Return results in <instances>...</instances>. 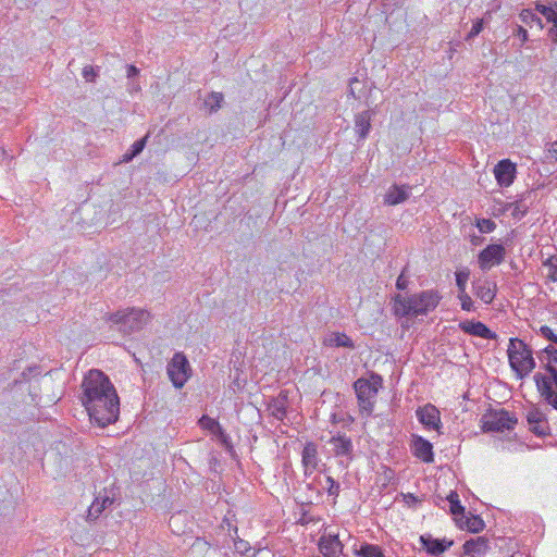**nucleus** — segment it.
Segmentation results:
<instances>
[{
	"mask_svg": "<svg viewBox=\"0 0 557 557\" xmlns=\"http://www.w3.org/2000/svg\"><path fill=\"white\" fill-rule=\"evenodd\" d=\"M81 401L90 420L104 428L114 423L120 414V398L110 379L100 370L92 369L82 382Z\"/></svg>",
	"mask_w": 557,
	"mask_h": 557,
	"instance_id": "1",
	"label": "nucleus"
},
{
	"mask_svg": "<svg viewBox=\"0 0 557 557\" xmlns=\"http://www.w3.org/2000/svg\"><path fill=\"white\" fill-rule=\"evenodd\" d=\"M441 297L437 292L423 290L410 296L396 295L393 298V311L397 317H418L433 311Z\"/></svg>",
	"mask_w": 557,
	"mask_h": 557,
	"instance_id": "2",
	"label": "nucleus"
},
{
	"mask_svg": "<svg viewBox=\"0 0 557 557\" xmlns=\"http://www.w3.org/2000/svg\"><path fill=\"white\" fill-rule=\"evenodd\" d=\"M508 361L518 380L525 379L536 367L532 349L519 338H510L508 344Z\"/></svg>",
	"mask_w": 557,
	"mask_h": 557,
	"instance_id": "3",
	"label": "nucleus"
},
{
	"mask_svg": "<svg viewBox=\"0 0 557 557\" xmlns=\"http://www.w3.org/2000/svg\"><path fill=\"white\" fill-rule=\"evenodd\" d=\"M150 319V312L145 309L126 308L109 314L107 321L123 334H132L143 330Z\"/></svg>",
	"mask_w": 557,
	"mask_h": 557,
	"instance_id": "4",
	"label": "nucleus"
},
{
	"mask_svg": "<svg viewBox=\"0 0 557 557\" xmlns=\"http://www.w3.org/2000/svg\"><path fill=\"white\" fill-rule=\"evenodd\" d=\"M382 377L372 374L369 379L360 377L354 383L358 399V406L362 416L370 417L373 413Z\"/></svg>",
	"mask_w": 557,
	"mask_h": 557,
	"instance_id": "5",
	"label": "nucleus"
},
{
	"mask_svg": "<svg viewBox=\"0 0 557 557\" xmlns=\"http://www.w3.org/2000/svg\"><path fill=\"white\" fill-rule=\"evenodd\" d=\"M327 444L331 446V454L337 459L338 466L342 469H348L354 459L351 438L344 433H337L327 441Z\"/></svg>",
	"mask_w": 557,
	"mask_h": 557,
	"instance_id": "6",
	"label": "nucleus"
},
{
	"mask_svg": "<svg viewBox=\"0 0 557 557\" xmlns=\"http://www.w3.org/2000/svg\"><path fill=\"white\" fill-rule=\"evenodd\" d=\"M168 375L176 388H182L190 376V366L183 352L174 354L166 368Z\"/></svg>",
	"mask_w": 557,
	"mask_h": 557,
	"instance_id": "7",
	"label": "nucleus"
},
{
	"mask_svg": "<svg viewBox=\"0 0 557 557\" xmlns=\"http://www.w3.org/2000/svg\"><path fill=\"white\" fill-rule=\"evenodd\" d=\"M516 423L517 419L510 412L502 409L485 418L484 429L491 432H504L513 429Z\"/></svg>",
	"mask_w": 557,
	"mask_h": 557,
	"instance_id": "8",
	"label": "nucleus"
},
{
	"mask_svg": "<svg viewBox=\"0 0 557 557\" xmlns=\"http://www.w3.org/2000/svg\"><path fill=\"white\" fill-rule=\"evenodd\" d=\"M506 256L505 247L500 244H491L486 246L478 256V263L481 270H490L494 265L500 264Z\"/></svg>",
	"mask_w": 557,
	"mask_h": 557,
	"instance_id": "9",
	"label": "nucleus"
},
{
	"mask_svg": "<svg viewBox=\"0 0 557 557\" xmlns=\"http://www.w3.org/2000/svg\"><path fill=\"white\" fill-rule=\"evenodd\" d=\"M533 381L535 383L536 391L544 401L557 410V395L553 389L552 375L536 372L533 375Z\"/></svg>",
	"mask_w": 557,
	"mask_h": 557,
	"instance_id": "10",
	"label": "nucleus"
},
{
	"mask_svg": "<svg viewBox=\"0 0 557 557\" xmlns=\"http://www.w3.org/2000/svg\"><path fill=\"white\" fill-rule=\"evenodd\" d=\"M416 416L418 421L423 424L425 429L435 430L440 433L442 426L441 413L434 405L426 404L419 407L416 410Z\"/></svg>",
	"mask_w": 557,
	"mask_h": 557,
	"instance_id": "11",
	"label": "nucleus"
},
{
	"mask_svg": "<svg viewBox=\"0 0 557 557\" xmlns=\"http://www.w3.org/2000/svg\"><path fill=\"white\" fill-rule=\"evenodd\" d=\"M321 458L319 456L318 445L313 442H307L301 451V465L305 476L311 475L319 469Z\"/></svg>",
	"mask_w": 557,
	"mask_h": 557,
	"instance_id": "12",
	"label": "nucleus"
},
{
	"mask_svg": "<svg viewBox=\"0 0 557 557\" xmlns=\"http://www.w3.org/2000/svg\"><path fill=\"white\" fill-rule=\"evenodd\" d=\"M517 174V168L509 159L500 160L494 168V175L500 187H509Z\"/></svg>",
	"mask_w": 557,
	"mask_h": 557,
	"instance_id": "13",
	"label": "nucleus"
},
{
	"mask_svg": "<svg viewBox=\"0 0 557 557\" xmlns=\"http://www.w3.org/2000/svg\"><path fill=\"white\" fill-rule=\"evenodd\" d=\"M411 451L416 458L422 460L425 463H431L434 461L433 445L421 435H412Z\"/></svg>",
	"mask_w": 557,
	"mask_h": 557,
	"instance_id": "14",
	"label": "nucleus"
},
{
	"mask_svg": "<svg viewBox=\"0 0 557 557\" xmlns=\"http://www.w3.org/2000/svg\"><path fill=\"white\" fill-rule=\"evenodd\" d=\"M319 550L323 557H342L344 545L337 534H327L320 537Z\"/></svg>",
	"mask_w": 557,
	"mask_h": 557,
	"instance_id": "15",
	"label": "nucleus"
},
{
	"mask_svg": "<svg viewBox=\"0 0 557 557\" xmlns=\"http://www.w3.org/2000/svg\"><path fill=\"white\" fill-rule=\"evenodd\" d=\"M288 394L281 391L276 397H271L267 403V410L277 421H283L287 414Z\"/></svg>",
	"mask_w": 557,
	"mask_h": 557,
	"instance_id": "16",
	"label": "nucleus"
},
{
	"mask_svg": "<svg viewBox=\"0 0 557 557\" xmlns=\"http://www.w3.org/2000/svg\"><path fill=\"white\" fill-rule=\"evenodd\" d=\"M460 330L469 335L478 336L484 339H495L496 333L491 331L484 323L480 321H463L459 323Z\"/></svg>",
	"mask_w": 557,
	"mask_h": 557,
	"instance_id": "17",
	"label": "nucleus"
},
{
	"mask_svg": "<svg viewBox=\"0 0 557 557\" xmlns=\"http://www.w3.org/2000/svg\"><path fill=\"white\" fill-rule=\"evenodd\" d=\"M411 194L409 185L393 184L384 196V203L387 206H397L405 202Z\"/></svg>",
	"mask_w": 557,
	"mask_h": 557,
	"instance_id": "18",
	"label": "nucleus"
},
{
	"mask_svg": "<svg viewBox=\"0 0 557 557\" xmlns=\"http://www.w3.org/2000/svg\"><path fill=\"white\" fill-rule=\"evenodd\" d=\"M462 547L466 555L483 557L490 549V540L486 536H478L466 541Z\"/></svg>",
	"mask_w": 557,
	"mask_h": 557,
	"instance_id": "19",
	"label": "nucleus"
},
{
	"mask_svg": "<svg viewBox=\"0 0 557 557\" xmlns=\"http://www.w3.org/2000/svg\"><path fill=\"white\" fill-rule=\"evenodd\" d=\"M114 498L110 496L107 491L103 494L99 493L94 499L87 511V519L94 521L100 517L102 511L112 506Z\"/></svg>",
	"mask_w": 557,
	"mask_h": 557,
	"instance_id": "20",
	"label": "nucleus"
},
{
	"mask_svg": "<svg viewBox=\"0 0 557 557\" xmlns=\"http://www.w3.org/2000/svg\"><path fill=\"white\" fill-rule=\"evenodd\" d=\"M420 543L425 548L428 554L436 556L447 550L454 542L451 540L433 539L430 534L420 536Z\"/></svg>",
	"mask_w": 557,
	"mask_h": 557,
	"instance_id": "21",
	"label": "nucleus"
},
{
	"mask_svg": "<svg viewBox=\"0 0 557 557\" xmlns=\"http://www.w3.org/2000/svg\"><path fill=\"white\" fill-rule=\"evenodd\" d=\"M474 295L484 304H491L496 295V285L488 281H478L472 284Z\"/></svg>",
	"mask_w": 557,
	"mask_h": 557,
	"instance_id": "22",
	"label": "nucleus"
},
{
	"mask_svg": "<svg viewBox=\"0 0 557 557\" xmlns=\"http://www.w3.org/2000/svg\"><path fill=\"white\" fill-rule=\"evenodd\" d=\"M371 128L370 111H362L355 116V131L359 139H366Z\"/></svg>",
	"mask_w": 557,
	"mask_h": 557,
	"instance_id": "23",
	"label": "nucleus"
},
{
	"mask_svg": "<svg viewBox=\"0 0 557 557\" xmlns=\"http://www.w3.org/2000/svg\"><path fill=\"white\" fill-rule=\"evenodd\" d=\"M539 360L543 363V368L546 370V372H549L550 369H557V349L548 345L544 349L540 350L537 352Z\"/></svg>",
	"mask_w": 557,
	"mask_h": 557,
	"instance_id": "24",
	"label": "nucleus"
},
{
	"mask_svg": "<svg viewBox=\"0 0 557 557\" xmlns=\"http://www.w3.org/2000/svg\"><path fill=\"white\" fill-rule=\"evenodd\" d=\"M324 345L329 347H345L354 348L352 339L345 333L333 332L329 334L324 339Z\"/></svg>",
	"mask_w": 557,
	"mask_h": 557,
	"instance_id": "25",
	"label": "nucleus"
},
{
	"mask_svg": "<svg viewBox=\"0 0 557 557\" xmlns=\"http://www.w3.org/2000/svg\"><path fill=\"white\" fill-rule=\"evenodd\" d=\"M199 425L202 429L210 431L212 434L216 435L219 438L225 442L227 435L225 434L223 428L215 419L210 418L208 416H202L199 419Z\"/></svg>",
	"mask_w": 557,
	"mask_h": 557,
	"instance_id": "26",
	"label": "nucleus"
},
{
	"mask_svg": "<svg viewBox=\"0 0 557 557\" xmlns=\"http://www.w3.org/2000/svg\"><path fill=\"white\" fill-rule=\"evenodd\" d=\"M357 557H383V552L380 546L369 543L361 544L360 548H355Z\"/></svg>",
	"mask_w": 557,
	"mask_h": 557,
	"instance_id": "27",
	"label": "nucleus"
},
{
	"mask_svg": "<svg viewBox=\"0 0 557 557\" xmlns=\"http://www.w3.org/2000/svg\"><path fill=\"white\" fill-rule=\"evenodd\" d=\"M509 214L515 220H521L529 211V207L522 201H513L508 203Z\"/></svg>",
	"mask_w": 557,
	"mask_h": 557,
	"instance_id": "28",
	"label": "nucleus"
},
{
	"mask_svg": "<svg viewBox=\"0 0 557 557\" xmlns=\"http://www.w3.org/2000/svg\"><path fill=\"white\" fill-rule=\"evenodd\" d=\"M146 141H147V136H145L144 138H140L138 140H136L129 151H127L124 156H123V159L122 161L123 162H129L132 161L136 156H138L145 148L146 146Z\"/></svg>",
	"mask_w": 557,
	"mask_h": 557,
	"instance_id": "29",
	"label": "nucleus"
},
{
	"mask_svg": "<svg viewBox=\"0 0 557 557\" xmlns=\"http://www.w3.org/2000/svg\"><path fill=\"white\" fill-rule=\"evenodd\" d=\"M223 95L221 92L212 91L208 95L205 100L206 107L210 109V111H216L221 108V103L223 102Z\"/></svg>",
	"mask_w": 557,
	"mask_h": 557,
	"instance_id": "30",
	"label": "nucleus"
},
{
	"mask_svg": "<svg viewBox=\"0 0 557 557\" xmlns=\"http://www.w3.org/2000/svg\"><path fill=\"white\" fill-rule=\"evenodd\" d=\"M447 500L449 502L450 505V512L454 516L463 515L465 507L460 504L459 496L456 492H450L449 495L447 496Z\"/></svg>",
	"mask_w": 557,
	"mask_h": 557,
	"instance_id": "31",
	"label": "nucleus"
},
{
	"mask_svg": "<svg viewBox=\"0 0 557 557\" xmlns=\"http://www.w3.org/2000/svg\"><path fill=\"white\" fill-rule=\"evenodd\" d=\"M485 527L483 519L479 516H471L466 520V528L472 533L481 532Z\"/></svg>",
	"mask_w": 557,
	"mask_h": 557,
	"instance_id": "32",
	"label": "nucleus"
},
{
	"mask_svg": "<svg viewBox=\"0 0 557 557\" xmlns=\"http://www.w3.org/2000/svg\"><path fill=\"white\" fill-rule=\"evenodd\" d=\"M520 20L528 25L533 23L543 28L542 20L530 9H523L519 14Z\"/></svg>",
	"mask_w": 557,
	"mask_h": 557,
	"instance_id": "33",
	"label": "nucleus"
},
{
	"mask_svg": "<svg viewBox=\"0 0 557 557\" xmlns=\"http://www.w3.org/2000/svg\"><path fill=\"white\" fill-rule=\"evenodd\" d=\"M469 276H470V271L468 269L460 270L455 273L458 293L466 292L467 282L469 280Z\"/></svg>",
	"mask_w": 557,
	"mask_h": 557,
	"instance_id": "34",
	"label": "nucleus"
},
{
	"mask_svg": "<svg viewBox=\"0 0 557 557\" xmlns=\"http://www.w3.org/2000/svg\"><path fill=\"white\" fill-rule=\"evenodd\" d=\"M475 226L483 234H488L494 232L496 228V223L491 219L480 218L475 221Z\"/></svg>",
	"mask_w": 557,
	"mask_h": 557,
	"instance_id": "35",
	"label": "nucleus"
},
{
	"mask_svg": "<svg viewBox=\"0 0 557 557\" xmlns=\"http://www.w3.org/2000/svg\"><path fill=\"white\" fill-rule=\"evenodd\" d=\"M535 10L540 12L546 21H553V17H556L557 12L550 7V4H542L540 2L535 3Z\"/></svg>",
	"mask_w": 557,
	"mask_h": 557,
	"instance_id": "36",
	"label": "nucleus"
},
{
	"mask_svg": "<svg viewBox=\"0 0 557 557\" xmlns=\"http://www.w3.org/2000/svg\"><path fill=\"white\" fill-rule=\"evenodd\" d=\"M458 299L463 311L470 312L474 310V302L467 292L458 293Z\"/></svg>",
	"mask_w": 557,
	"mask_h": 557,
	"instance_id": "37",
	"label": "nucleus"
},
{
	"mask_svg": "<svg viewBox=\"0 0 557 557\" xmlns=\"http://www.w3.org/2000/svg\"><path fill=\"white\" fill-rule=\"evenodd\" d=\"M508 203L509 202H504L502 200L494 199L493 200V206H492L493 214L495 216H500V215H504L506 213H509Z\"/></svg>",
	"mask_w": 557,
	"mask_h": 557,
	"instance_id": "38",
	"label": "nucleus"
},
{
	"mask_svg": "<svg viewBox=\"0 0 557 557\" xmlns=\"http://www.w3.org/2000/svg\"><path fill=\"white\" fill-rule=\"evenodd\" d=\"M527 419H528V423L530 425H533V424L543 423L545 420V417H544V413L541 412L539 409H533L528 412Z\"/></svg>",
	"mask_w": 557,
	"mask_h": 557,
	"instance_id": "39",
	"label": "nucleus"
},
{
	"mask_svg": "<svg viewBox=\"0 0 557 557\" xmlns=\"http://www.w3.org/2000/svg\"><path fill=\"white\" fill-rule=\"evenodd\" d=\"M326 484H327V487H326L327 494L330 496L337 497L339 494V490H341L339 483L337 481H335L332 476L327 475Z\"/></svg>",
	"mask_w": 557,
	"mask_h": 557,
	"instance_id": "40",
	"label": "nucleus"
},
{
	"mask_svg": "<svg viewBox=\"0 0 557 557\" xmlns=\"http://www.w3.org/2000/svg\"><path fill=\"white\" fill-rule=\"evenodd\" d=\"M82 75L86 82H94L98 76V71L91 65H86L83 69Z\"/></svg>",
	"mask_w": 557,
	"mask_h": 557,
	"instance_id": "41",
	"label": "nucleus"
},
{
	"mask_svg": "<svg viewBox=\"0 0 557 557\" xmlns=\"http://www.w3.org/2000/svg\"><path fill=\"white\" fill-rule=\"evenodd\" d=\"M482 29H483V20H476L473 23V25L467 36V39H471V38L478 36L482 32Z\"/></svg>",
	"mask_w": 557,
	"mask_h": 557,
	"instance_id": "42",
	"label": "nucleus"
},
{
	"mask_svg": "<svg viewBox=\"0 0 557 557\" xmlns=\"http://www.w3.org/2000/svg\"><path fill=\"white\" fill-rule=\"evenodd\" d=\"M545 265H549L550 268V271H549V278L554 282H557V259H548L546 262H545Z\"/></svg>",
	"mask_w": 557,
	"mask_h": 557,
	"instance_id": "43",
	"label": "nucleus"
},
{
	"mask_svg": "<svg viewBox=\"0 0 557 557\" xmlns=\"http://www.w3.org/2000/svg\"><path fill=\"white\" fill-rule=\"evenodd\" d=\"M552 23V27L548 29V37L554 44H557V14L556 17H553V21H548Z\"/></svg>",
	"mask_w": 557,
	"mask_h": 557,
	"instance_id": "44",
	"label": "nucleus"
},
{
	"mask_svg": "<svg viewBox=\"0 0 557 557\" xmlns=\"http://www.w3.org/2000/svg\"><path fill=\"white\" fill-rule=\"evenodd\" d=\"M540 334L550 342H553V338L556 337V334H554L553 330L547 325L540 327Z\"/></svg>",
	"mask_w": 557,
	"mask_h": 557,
	"instance_id": "45",
	"label": "nucleus"
},
{
	"mask_svg": "<svg viewBox=\"0 0 557 557\" xmlns=\"http://www.w3.org/2000/svg\"><path fill=\"white\" fill-rule=\"evenodd\" d=\"M518 38H520V40L522 42H525L528 41L529 39V34H528V30L525 28H523L522 26H517L516 29H515V33H513Z\"/></svg>",
	"mask_w": 557,
	"mask_h": 557,
	"instance_id": "46",
	"label": "nucleus"
},
{
	"mask_svg": "<svg viewBox=\"0 0 557 557\" xmlns=\"http://www.w3.org/2000/svg\"><path fill=\"white\" fill-rule=\"evenodd\" d=\"M396 287L399 290H404V289H406L408 287V278L405 276L404 271L397 277Z\"/></svg>",
	"mask_w": 557,
	"mask_h": 557,
	"instance_id": "47",
	"label": "nucleus"
},
{
	"mask_svg": "<svg viewBox=\"0 0 557 557\" xmlns=\"http://www.w3.org/2000/svg\"><path fill=\"white\" fill-rule=\"evenodd\" d=\"M533 433L544 436L546 435L547 426L543 423L530 425Z\"/></svg>",
	"mask_w": 557,
	"mask_h": 557,
	"instance_id": "48",
	"label": "nucleus"
},
{
	"mask_svg": "<svg viewBox=\"0 0 557 557\" xmlns=\"http://www.w3.org/2000/svg\"><path fill=\"white\" fill-rule=\"evenodd\" d=\"M138 74H139V70L135 65L131 64L127 66V71H126L127 78L135 77Z\"/></svg>",
	"mask_w": 557,
	"mask_h": 557,
	"instance_id": "49",
	"label": "nucleus"
},
{
	"mask_svg": "<svg viewBox=\"0 0 557 557\" xmlns=\"http://www.w3.org/2000/svg\"><path fill=\"white\" fill-rule=\"evenodd\" d=\"M404 500L408 504V505H414L416 503H418V497L414 496L413 494L411 493H408V494H404Z\"/></svg>",
	"mask_w": 557,
	"mask_h": 557,
	"instance_id": "50",
	"label": "nucleus"
},
{
	"mask_svg": "<svg viewBox=\"0 0 557 557\" xmlns=\"http://www.w3.org/2000/svg\"><path fill=\"white\" fill-rule=\"evenodd\" d=\"M549 152L557 160V141L552 145Z\"/></svg>",
	"mask_w": 557,
	"mask_h": 557,
	"instance_id": "51",
	"label": "nucleus"
},
{
	"mask_svg": "<svg viewBox=\"0 0 557 557\" xmlns=\"http://www.w3.org/2000/svg\"><path fill=\"white\" fill-rule=\"evenodd\" d=\"M247 543L244 541H239V543L236 544V549L243 550L246 549Z\"/></svg>",
	"mask_w": 557,
	"mask_h": 557,
	"instance_id": "52",
	"label": "nucleus"
},
{
	"mask_svg": "<svg viewBox=\"0 0 557 557\" xmlns=\"http://www.w3.org/2000/svg\"><path fill=\"white\" fill-rule=\"evenodd\" d=\"M550 7L556 11L557 10V0H545Z\"/></svg>",
	"mask_w": 557,
	"mask_h": 557,
	"instance_id": "53",
	"label": "nucleus"
},
{
	"mask_svg": "<svg viewBox=\"0 0 557 557\" xmlns=\"http://www.w3.org/2000/svg\"><path fill=\"white\" fill-rule=\"evenodd\" d=\"M131 88H132L133 90H136V91H137V90H139V86H138V85H132V87H131Z\"/></svg>",
	"mask_w": 557,
	"mask_h": 557,
	"instance_id": "54",
	"label": "nucleus"
},
{
	"mask_svg": "<svg viewBox=\"0 0 557 557\" xmlns=\"http://www.w3.org/2000/svg\"><path fill=\"white\" fill-rule=\"evenodd\" d=\"M553 343L557 344V335L553 338Z\"/></svg>",
	"mask_w": 557,
	"mask_h": 557,
	"instance_id": "55",
	"label": "nucleus"
},
{
	"mask_svg": "<svg viewBox=\"0 0 557 557\" xmlns=\"http://www.w3.org/2000/svg\"><path fill=\"white\" fill-rule=\"evenodd\" d=\"M511 557H516L515 555H512Z\"/></svg>",
	"mask_w": 557,
	"mask_h": 557,
	"instance_id": "56",
	"label": "nucleus"
}]
</instances>
